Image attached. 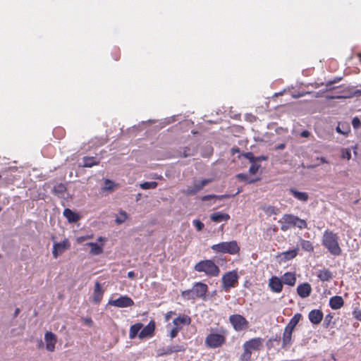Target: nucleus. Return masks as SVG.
<instances>
[{
	"mask_svg": "<svg viewBox=\"0 0 361 361\" xmlns=\"http://www.w3.org/2000/svg\"><path fill=\"white\" fill-rule=\"evenodd\" d=\"M301 317L302 316H301V314L300 313L295 314L290 319V320L289 321V322L288 323V324L286 326L285 328L288 329L289 330L293 331V329L295 327V326L298 324Z\"/></svg>",
	"mask_w": 361,
	"mask_h": 361,
	"instance_id": "2f4dec72",
	"label": "nucleus"
},
{
	"mask_svg": "<svg viewBox=\"0 0 361 361\" xmlns=\"http://www.w3.org/2000/svg\"><path fill=\"white\" fill-rule=\"evenodd\" d=\"M292 333L293 331L289 330L288 329H284V331L283 334L282 338V348H288L292 345Z\"/></svg>",
	"mask_w": 361,
	"mask_h": 361,
	"instance_id": "aec40b11",
	"label": "nucleus"
},
{
	"mask_svg": "<svg viewBox=\"0 0 361 361\" xmlns=\"http://www.w3.org/2000/svg\"><path fill=\"white\" fill-rule=\"evenodd\" d=\"M191 323V318L185 314L179 315L178 317L173 319V324L176 326H180L182 325H189Z\"/></svg>",
	"mask_w": 361,
	"mask_h": 361,
	"instance_id": "393cba45",
	"label": "nucleus"
},
{
	"mask_svg": "<svg viewBox=\"0 0 361 361\" xmlns=\"http://www.w3.org/2000/svg\"><path fill=\"white\" fill-rule=\"evenodd\" d=\"M114 188V183L109 179H106L104 181V189L106 190H113Z\"/></svg>",
	"mask_w": 361,
	"mask_h": 361,
	"instance_id": "a18cd8bd",
	"label": "nucleus"
},
{
	"mask_svg": "<svg viewBox=\"0 0 361 361\" xmlns=\"http://www.w3.org/2000/svg\"><path fill=\"white\" fill-rule=\"evenodd\" d=\"M44 340L46 341V349L49 352L54 351L56 343V335L51 331H47L44 335Z\"/></svg>",
	"mask_w": 361,
	"mask_h": 361,
	"instance_id": "4468645a",
	"label": "nucleus"
},
{
	"mask_svg": "<svg viewBox=\"0 0 361 361\" xmlns=\"http://www.w3.org/2000/svg\"><path fill=\"white\" fill-rule=\"evenodd\" d=\"M324 317V314L320 310H312L308 314V319L310 322L314 324L317 325L320 324Z\"/></svg>",
	"mask_w": 361,
	"mask_h": 361,
	"instance_id": "dca6fc26",
	"label": "nucleus"
},
{
	"mask_svg": "<svg viewBox=\"0 0 361 361\" xmlns=\"http://www.w3.org/2000/svg\"><path fill=\"white\" fill-rule=\"evenodd\" d=\"M192 290L195 299L202 298L204 300L208 291V286L202 282H196L194 283Z\"/></svg>",
	"mask_w": 361,
	"mask_h": 361,
	"instance_id": "9b49d317",
	"label": "nucleus"
},
{
	"mask_svg": "<svg viewBox=\"0 0 361 361\" xmlns=\"http://www.w3.org/2000/svg\"><path fill=\"white\" fill-rule=\"evenodd\" d=\"M120 51H116V53H115V60L117 61L120 58Z\"/></svg>",
	"mask_w": 361,
	"mask_h": 361,
	"instance_id": "69168bd1",
	"label": "nucleus"
},
{
	"mask_svg": "<svg viewBox=\"0 0 361 361\" xmlns=\"http://www.w3.org/2000/svg\"><path fill=\"white\" fill-rule=\"evenodd\" d=\"M342 158L346 159L348 160L350 159L351 158V153L350 149H344L342 150Z\"/></svg>",
	"mask_w": 361,
	"mask_h": 361,
	"instance_id": "09e8293b",
	"label": "nucleus"
},
{
	"mask_svg": "<svg viewBox=\"0 0 361 361\" xmlns=\"http://www.w3.org/2000/svg\"><path fill=\"white\" fill-rule=\"evenodd\" d=\"M212 181V178L202 179V180H195L192 186H188L183 192L188 195H193L203 189V188Z\"/></svg>",
	"mask_w": 361,
	"mask_h": 361,
	"instance_id": "0eeeda50",
	"label": "nucleus"
},
{
	"mask_svg": "<svg viewBox=\"0 0 361 361\" xmlns=\"http://www.w3.org/2000/svg\"><path fill=\"white\" fill-rule=\"evenodd\" d=\"M320 161L322 163H328V161H326V159L324 158V157H321L320 158Z\"/></svg>",
	"mask_w": 361,
	"mask_h": 361,
	"instance_id": "774afa93",
	"label": "nucleus"
},
{
	"mask_svg": "<svg viewBox=\"0 0 361 361\" xmlns=\"http://www.w3.org/2000/svg\"><path fill=\"white\" fill-rule=\"evenodd\" d=\"M290 192L294 196L295 198L301 202H307L309 199V195L307 192H299L295 188H290Z\"/></svg>",
	"mask_w": 361,
	"mask_h": 361,
	"instance_id": "cd10ccee",
	"label": "nucleus"
},
{
	"mask_svg": "<svg viewBox=\"0 0 361 361\" xmlns=\"http://www.w3.org/2000/svg\"><path fill=\"white\" fill-rule=\"evenodd\" d=\"M85 322L88 325H91L92 324V320L90 318L85 319Z\"/></svg>",
	"mask_w": 361,
	"mask_h": 361,
	"instance_id": "e2e57ef3",
	"label": "nucleus"
},
{
	"mask_svg": "<svg viewBox=\"0 0 361 361\" xmlns=\"http://www.w3.org/2000/svg\"><path fill=\"white\" fill-rule=\"evenodd\" d=\"M333 319V315L329 313L328 314H326L324 317V323H323V326L325 327V328H327L329 327V326L330 325L331 322V320Z\"/></svg>",
	"mask_w": 361,
	"mask_h": 361,
	"instance_id": "37998d69",
	"label": "nucleus"
},
{
	"mask_svg": "<svg viewBox=\"0 0 361 361\" xmlns=\"http://www.w3.org/2000/svg\"><path fill=\"white\" fill-rule=\"evenodd\" d=\"M181 296L184 299L188 300H195V299L192 288L183 291L181 293Z\"/></svg>",
	"mask_w": 361,
	"mask_h": 361,
	"instance_id": "a19ab883",
	"label": "nucleus"
},
{
	"mask_svg": "<svg viewBox=\"0 0 361 361\" xmlns=\"http://www.w3.org/2000/svg\"><path fill=\"white\" fill-rule=\"evenodd\" d=\"M230 197H231V195H207L202 196L201 197V200L203 202H206V201L213 200V199L221 200L224 198H228Z\"/></svg>",
	"mask_w": 361,
	"mask_h": 361,
	"instance_id": "473e14b6",
	"label": "nucleus"
},
{
	"mask_svg": "<svg viewBox=\"0 0 361 361\" xmlns=\"http://www.w3.org/2000/svg\"><path fill=\"white\" fill-rule=\"evenodd\" d=\"M267 159H268V157L264 156V155L256 157V158H255V163L257 161H267Z\"/></svg>",
	"mask_w": 361,
	"mask_h": 361,
	"instance_id": "864d4df0",
	"label": "nucleus"
},
{
	"mask_svg": "<svg viewBox=\"0 0 361 361\" xmlns=\"http://www.w3.org/2000/svg\"><path fill=\"white\" fill-rule=\"evenodd\" d=\"M229 321L235 331H240L248 327V322L242 315H231L229 317Z\"/></svg>",
	"mask_w": 361,
	"mask_h": 361,
	"instance_id": "6e6552de",
	"label": "nucleus"
},
{
	"mask_svg": "<svg viewBox=\"0 0 361 361\" xmlns=\"http://www.w3.org/2000/svg\"><path fill=\"white\" fill-rule=\"evenodd\" d=\"M263 338H254L243 344L244 352L240 356L241 361H248L251 358L252 352L259 350L263 346Z\"/></svg>",
	"mask_w": 361,
	"mask_h": 361,
	"instance_id": "20e7f679",
	"label": "nucleus"
},
{
	"mask_svg": "<svg viewBox=\"0 0 361 361\" xmlns=\"http://www.w3.org/2000/svg\"><path fill=\"white\" fill-rule=\"evenodd\" d=\"M63 215L71 224L76 223L80 219V216L78 213H75L68 208L64 209Z\"/></svg>",
	"mask_w": 361,
	"mask_h": 361,
	"instance_id": "b1692460",
	"label": "nucleus"
},
{
	"mask_svg": "<svg viewBox=\"0 0 361 361\" xmlns=\"http://www.w3.org/2000/svg\"><path fill=\"white\" fill-rule=\"evenodd\" d=\"M341 80V78H335L334 80L329 81L326 83V87H331L333 84L338 82Z\"/></svg>",
	"mask_w": 361,
	"mask_h": 361,
	"instance_id": "603ef678",
	"label": "nucleus"
},
{
	"mask_svg": "<svg viewBox=\"0 0 361 361\" xmlns=\"http://www.w3.org/2000/svg\"><path fill=\"white\" fill-rule=\"evenodd\" d=\"M338 90L334 94H327L326 98L327 99H347L352 98L353 97H360L361 96V90H354L352 87H345L344 85H341L337 87L329 88V90Z\"/></svg>",
	"mask_w": 361,
	"mask_h": 361,
	"instance_id": "7ed1b4c3",
	"label": "nucleus"
},
{
	"mask_svg": "<svg viewBox=\"0 0 361 361\" xmlns=\"http://www.w3.org/2000/svg\"><path fill=\"white\" fill-rule=\"evenodd\" d=\"M353 128H357L361 126V122L357 117H355L352 121Z\"/></svg>",
	"mask_w": 361,
	"mask_h": 361,
	"instance_id": "3c124183",
	"label": "nucleus"
},
{
	"mask_svg": "<svg viewBox=\"0 0 361 361\" xmlns=\"http://www.w3.org/2000/svg\"><path fill=\"white\" fill-rule=\"evenodd\" d=\"M350 130V128L348 123H338V125L336 127V131L340 134L347 135Z\"/></svg>",
	"mask_w": 361,
	"mask_h": 361,
	"instance_id": "72a5a7b5",
	"label": "nucleus"
},
{
	"mask_svg": "<svg viewBox=\"0 0 361 361\" xmlns=\"http://www.w3.org/2000/svg\"><path fill=\"white\" fill-rule=\"evenodd\" d=\"M171 353L185 352L186 347L185 345H169Z\"/></svg>",
	"mask_w": 361,
	"mask_h": 361,
	"instance_id": "4c0bfd02",
	"label": "nucleus"
},
{
	"mask_svg": "<svg viewBox=\"0 0 361 361\" xmlns=\"http://www.w3.org/2000/svg\"><path fill=\"white\" fill-rule=\"evenodd\" d=\"M194 270L197 272H204L209 277L218 276L220 273L219 267L212 259L200 261L195 265Z\"/></svg>",
	"mask_w": 361,
	"mask_h": 361,
	"instance_id": "f03ea898",
	"label": "nucleus"
},
{
	"mask_svg": "<svg viewBox=\"0 0 361 361\" xmlns=\"http://www.w3.org/2000/svg\"><path fill=\"white\" fill-rule=\"evenodd\" d=\"M183 154V157H189V156L192 155V154L190 153V149H189V148H188V147H186V148H185V149H184Z\"/></svg>",
	"mask_w": 361,
	"mask_h": 361,
	"instance_id": "6e6d98bb",
	"label": "nucleus"
},
{
	"mask_svg": "<svg viewBox=\"0 0 361 361\" xmlns=\"http://www.w3.org/2000/svg\"><path fill=\"white\" fill-rule=\"evenodd\" d=\"M343 304L344 301L341 296L335 295L329 299V306L333 310L340 309Z\"/></svg>",
	"mask_w": 361,
	"mask_h": 361,
	"instance_id": "412c9836",
	"label": "nucleus"
},
{
	"mask_svg": "<svg viewBox=\"0 0 361 361\" xmlns=\"http://www.w3.org/2000/svg\"><path fill=\"white\" fill-rule=\"evenodd\" d=\"M175 314V312H172V311L167 312L166 314V321L169 320V318L171 317V314Z\"/></svg>",
	"mask_w": 361,
	"mask_h": 361,
	"instance_id": "052dcab7",
	"label": "nucleus"
},
{
	"mask_svg": "<svg viewBox=\"0 0 361 361\" xmlns=\"http://www.w3.org/2000/svg\"><path fill=\"white\" fill-rule=\"evenodd\" d=\"M157 185L158 183L155 181L144 182L140 185V188L143 190L154 189Z\"/></svg>",
	"mask_w": 361,
	"mask_h": 361,
	"instance_id": "ea45409f",
	"label": "nucleus"
},
{
	"mask_svg": "<svg viewBox=\"0 0 361 361\" xmlns=\"http://www.w3.org/2000/svg\"><path fill=\"white\" fill-rule=\"evenodd\" d=\"M20 311V309H19V308H16V309L15 310V312H14V317H16L19 314Z\"/></svg>",
	"mask_w": 361,
	"mask_h": 361,
	"instance_id": "338daca9",
	"label": "nucleus"
},
{
	"mask_svg": "<svg viewBox=\"0 0 361 361\" xmlns=\"http://www.w3.org/2000/svg\"><path fill=\"white\" fill-rule=\"evenodd\" d=\"M53 193L56 195H63L66 191V187L63 183H59L55 185L52 190Z\"/></svg>",
	"mask_w": 361,
	"mask_h": 361,
	"instance_id": "f704fd0d",
	"label": "nucleus"
},
{
	"mask_svg": "<svg viewBox=\"0 0 361 361\" xmlns=\"http://www.w3.org/2000/svg\"><path fill=\"white\" fill-rule=\"evenodd\" d=\"M310 135V133L305 130H303L300 133V136L302 137H308Z\"/></svg>",
	"mask_w": 361,
	"mask_h": 361,
	"instance_id": "5fc2aeb1",
	"label": "nucleus"
},
{
	"mask_svg": "<svg viewBox=\"0 0 361 361\" xmlns=\"http://www.w3.org/2000/svg\"><path fill=\"white\" fill-rule=\"evenodd\" d=\"M259 167L260 166L257 163H252L250 167L249 171L251 174H255L258 171Z\"/></svg>",
	"mask_w": 361,
	"mask_h": 361,
	"instance_id": "de8ad7c7",
	"label": "nucleus"
},
{
	"mask_svg": "<svg viewBox=\"0 0 361 361\" xmlns=\"http://www.w3.org/2000/svg\"><path fill=\"white\" fill-rule=\"evenodd\" d=\"M230 216L227 214L215 212L211 215V219L215 223H221L222 221H227Z\"/></svg>",
	"mask_w": 361,
	"mask_h": 361,
	"instance_id": "c85d7f7f",
	"label": "nucleus"
},
{
	"mask_svg": "<svg viewBox=\"0 0 361 361\" xmlns=\"http://www.w3.org/2000/svg\"><path fill=\"white\" fill-rule=\"evenodd\" d=\"M312 292V287L308 283H303L298 286L297 293L302 298H305L310 296Z\"/></svg>",
	"mask_w": 361,
	"mask_h": 361,
	"instance_id": "f3484780",
	"label": "nucleus"
},
{
	"mask_svg": "<svg viewBox=\"0 0 361 361\" xmlns=\"http://www.w3.org/2000/svg\"><path fill=\"white\" fill-rule=\"evenodd\" d=\"M281 281L286 285L293 286L296 282V277L294 273L286 272L283 275Z\"/></svg>",
	"mask_w": 361,
	"mask_h": 361,
	"instance_id": "a878e982",
	"label": "nucleus"
},
{
	"mask_svg": "<svg viewBox=\"0 0 361 361\" xmlns=\"http://www.w3.org/2000/svg\"><path fill=\"white\" fill-rule=\"evenodd\" d=\"M86 245L90 247V253L92 255H99L103 253V245H99L97 243L90 242Z\"/></svg>",
	"mask_w": 361,
	"mask_h": 361,
	"instance_id": "5701e85b",
	"label": "nucleus"
},
{
	"mask_svg": "<svg viewBox=\"0 0 361 361\" xmlns=\"http://www.w3.org/2000/svg\"><path fill=\"white\" fill-rule=\"evenodd\" d=\"M69 247L70 243L68 239H64L61 242L54 243L52 250L53 257L56 259L61 254L64 252L66 250L68 249Z\"/></svg>",
	"mask_w": 361,
	"mask_h": 361,
	"instance_id": "f8f14e48",
	"label": "nucleus"
},
{
	"mask_svg": "<svg viewBox=\"0 0 361 361\" xmlns=\"http://www.w3.org/2000/svg\"><path fill=\"white\" fill-rule=\"evenodd\" d=\"M135 276V274L133 271H130L128 273V277L129 279H134Z\"/></svg>",
	"mask_w": 361,
	"mask_h": 361,
	"instance_id": "13d9d810",
	"label": "nucleus"
},
{
	"mask_svg": "<svg viewBox=\"0 0 361 361\" xmlns=\"http://www.w3.org/2000/svg\"><path fill=\"white\" fill-rule=\"evenodd\" d=\"M298 249L289 250L281 252L279 255V257L281 261L286 262L295 258L298 255Z\"/></svg>",
	"mask_w": 361,
	"mask_h": 361,
	"instance_id": "4be33fe9",
	"label": "nucleus"
},
{
	"mask_svg": "<svg viewBox=\"0 0 361 361\" xmlns=\"http://www.w3.org/2000/svg\"><path fill=\"white\" fill-rule=\"evenodd\" d=\"M237 178L240 180L247 181L248 183H252L255 180H248L247 176L244 173H239L236 176Z\"/></svg>",
	"mask_w": 361,
	"mask_h": 361,
	"instance_id": "c03bdc74",
	"label": "nucleus"
},
{
	"mask_svg": "<svg viewBox=\"0 0 361 361\" xmlns=\"http://www.w3.org/2000/svg\"><path fill=\"white\" fill-rule=\"evenodd\" d=\"M99 161L94 157H84L82 158V166L83 167H92L93 166L98 165Z\"/></svg>",
	"mask_w": 361,
	"mask_h": 361,
	"instance_id": "c756f323",
	"label": "nucleus"
},
{
	"mask_svg": "<svg viewBox=\"0 0 361 361\" xmlns=\"http://www.w3.org/2000/svg\"><path fill=\"white\" fill-rule=\"evenodd\" d=\"M354 316H355L356 319H357L359 321H361V312L360 311L355 312H354Z\"/></svg>",
	"mask_w": 361,
	"mask_h": 361,
	"instance_id": "4d7b16f0",
	"label": "nucleus"
},
{
	"mask_svg": "<svg viewBox=\"0 0 361 361\" xmlns=\"http://www.w3.org/2000/svg\"><path fill=\"white\" fill-rule=\"evenodd\" d=\"M244 157L247 159L251 164L255 163V158L256 157L254 156V154L252 152H247L244 154Z\"/></svg>",
	"mask_w": 361,
	"mask_h": 361,
	"instance_id": "8fccbe9b",
	"label": "nucleus"
},
{
	"mask_svg": "<svg viewBox=\"0 0 361 361\" xmlns=\"http://www.w3.org/2000/svg\"><path fill=\"white\" fill-rule=\"evenodd\" d=\"M108 305H113L116 307H128L134 305V301L128 295H122L117 299H110Z\"/></svg>",
	"mask_w": 361,
	"mask_h": 361,
	"instance_id": "9d476101",
	"label": "nucleus"
},
{
	"mask_svg": "<svg viewBox=\"0 0 361 361\" xmlns=\"http://www.w3.org/2000/svg\"><path fill=\"white\" fill-rule=\"evenodd\" d=\"M212 250L216 253H226L229 255H236L240 252V247L235 240L229 242H221L213 245Z\"/></svg>",
	"mask_w": 361,
	"mask_h": 361,
	"instance_id": "39448f33",
	"label": "nucleus"
},
{
	"mask_svg": "<svg viewBox=\"0 0 361 361\" xmlns=\"http://www.w3.org/2000/svg\"><path fill=\"white\" fill-rule=\"evenodd\" d=\"M238 276L235 271L226 272L222 276V288L225 291H228L231 288L235 286L238 283Z\"/></svg>",
	"mask_w": 361,
	"mask_h": 361,
	"instance_id": "423d86ee",
	"label": "nucleus"
},
{
	"mask_svg": "<svg viewBox=\"0 0 361 361\" xmlns=\"http://www.w3.org/2000/svg\"><path fill=\"white\" fill-rule=\"evenodd\" d=\"M155 329V323L154 321H150L149 324L145 327L141 329L138 335L139 338L142 339L153 336Z\"/></svg>",
	"mask_w": 361,
	"mask_h": 361,
	"instance_id": "2eb2a0df",
	"label": "nucleus"
},
{
	"mask_svg": "<svg viewBox=\"0 0 361 361\" xmlns=\"http://www.w3.org/2000/svg\"><path fill=\"white\" fill-rule=\"evenodd\" d=\"M269 286L274 293H280L283 288V282L277 276H272L269 279Z\"/></svg>",
	"mask_w": 361,
	"mask_h": 361,
	"instance_id": "a211bd4d",
	"label": "nucleus"
},
{
	"mask_svg": "<svg viewBox=\"0 0 361 361\" xmlns=\"http://www.w3.org/2000/svg\"><path fill=\"white\" fill-rule=\"evenodd\" d=\"M322 244L331 255L338 256L341 254L342 250L338 245V238L333 232L329 230L324 232Z\"/></svg>",
	"mask_w": 361,
	"mask_h": 361,
	"instance_id": "f257e3e1",
	"label": "nucleus"
},
{
	"mask_svg": "<svg viewBox=\"0 0 361 361\" xmlns=\"http://www.w3.org/2000/svg\"><path fill=\"white\" fill-rule=\"evenodd\" d=\"M317 276L321 281H329L333 279V273L328 269L324 268L317 272Z\"/></svg>",
	"mask_w": 361,
	"mask_h": 361,
	"instance_id": "6ab92c4d",
	"label": "nucleus"
},
{
	"mask_svg": "<svg viewBox=\"0 0 361 361\" xmlns=\"http://www.w3.org/2000/svg\"><path fill=\"white\" fill-rule=\"evenodd\" d=\"M270 341H278L279 342L281 341V336H276L275 338H272L270 339Z\"/></svg>",
	"mask_w": 361,
	"mask_h": 361,
	"instance_id": "0e129e2a",
	"label": "nucleus"
},
{
	"mask_svg": "<svg viewBox=\"0 0 361 361\" xmlns=\"http://www.w3.org/2000/svg\"><path fill=\"white\" fill-rule=\"evenodd\" d=\"M224 341V336L219 334H209L205 339L206 345L212 348L221 346Z\"/></svg>",
	"mask_w": 361,
	"mask_h": 361,
	"instance_id": "1a4fd4ad",
	"label": "nucleus"
},
{
	"mask_svg": "<svg viewBox=\"0 0 361 361\" xmlns=\"http://www.w3.org/2000/svg\"><path fill=\"white\" fill-rule=\"evenodd\" d=\"M127 218V214L123 211H121L119 214L116 216L115 221L117 224H121L126 221Z\"/></svg>",
	"mask_w": 361,
	"mask_h": 361,
	"instance_id": "58836bf2",
	"label": "nucleus"
},
{
	"mask_svg": "<svg viewBox=\"0 0 361 361\" xmlns=\"http://www.w3.org/2000/svg\"><path fill=\"white\" fill-rule=\"evenodd\" d=\"M300 246L302 250H304L307 252H312L314 250V247H313L312 243L309 240H301Z\"/></svg>",
	"mask_w": 361,
	"mask_h": 361,
	"instance_id": "e433bc0d",
	"label": "nucleus"
},
{
	"mask_svg": "<svg viewBox=\"0 0 361 361\" xmlns=\"http://www.w3.org/2000/svg\"><path fill=\"white\" fill-rule=\"evenodd\" d=\"M193 223L195 226H204V224L199 220H195Z\"/></svg>",
	"mask_w": 361,
	"mask_h": 361,
	"instance_id": "680f3d73",
	"label": "nucleus"
},
{
	"mask_svg": "<svg viewBox=\"0 0 361 361\" xmlns=\"http://www.w3.org/2000/svg\"><path fill=\"white\" fill-rule=\"evenodd\" d=\"M282 219L283 222L286 224V226H306V223L304 220L300 219L291 214H285Z\"/></svg>",
	"mask_w": 361,
	"mask_h": 361,
	"instance_id": "ddd939ff",
	"label": "nucleus"
},
{
	"mask_svg": "<svg viewBox=\"0 0 361 361\" xmlns=\"http://www.w3.org/2000/svg\"><path fill=\"white\" fill-rule=\"evenodd\" d=\"M262 210L269 216L276 214L278 209L271 205H263L261 207Z\"/></svg>",
	"mask_w": 361,
	"mask_h": 361,
	"instance_id": "c9c22d12",
	"label": "nucleus"
},
{
	"mask_svg": "<svg viewBox=\"0 0 361 361\" xmlns=\"http://www.w3.org/2000/svg\"><path fill=\"white\" fill-rule=\"evenodd\" d=\"M103 296V290L99 282H96L94 290V297L93 302L96 304H99Z\"/></svg>",
	"mask_w": 361,
	"mask_h": 361,
	"instance_id": "bb28decb",
	"label": "nucleus"
},
{
	"mask_svg": "<svg viewBox=\"0 0 361 361\" xmlns=\"http://www.w3.org/2000/svg\"><path fill=\"white\" fill-rule=\"evenodd\" d=\"M286 147V145L284 143H281L275 147L276 149H283Z\"/></svg>",
	"mask_w": 361,
	"mask_h": 361,
	"instance_id": "bf43d9fd",
	"label": "nucleus"
},
{
	"mask_svg": "<svg viewBox=\"0 0 361 361\" xmlns=\"http://www.w3.org/2000/svg\"><path fill=\"white\" fill-rule=\"evenodd\" d=\"M157 353L158 356H164L172 354L169 345L159 348Z\"/></svg>",
	"mask_w": 361,
	"mask_h": 361,
	"instance_id": "79ce46f5",
	"label": "nucleus"
},
{
	"mask_svg": "<svg viewBox=\"0 0 361 361\" xmlns=\"http://www.w3.org/2000/svg\"><path fill=\"white\" fill-rule=\"evenodd\" d=\"M142 328V324L141 323H136L132 325L130 328L129 338L130 339L135 338L138 334V333L140 332Z\"/></svg>",
	"mask_w": 361,
	"mask_h": 361,
	"instance_id": "7c9ffc66",
	"label": "nucleus"
},
{
	"mask_svg": "<svg viewBox=\"0 0 361 361\" xmlns=\"http://www.w3.org/2000/svg\"><path fill=\"white\" fill-rule=\"evenodd\" d=\"M181 329H182V326H174V327L170 331V337L171 338H175L178 335L179 331Z\"/></svg>",
	"mask_w": 361,
	"mask_h": 361,
	"instance_id": "49530a36",
	"label": "nucleus"
}]
</instances>
